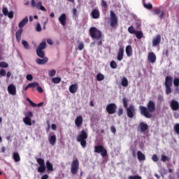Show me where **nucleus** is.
<instances>
[{
    "instance_id": "f257e3e1",
    "label": "nucleus",
    "mask_w": 179,
    "mask_h": 179,
    "mask_svg": "<svg viewBox=\"0 0 179 179\" xmlns=\"http://www.w3.org/2000/svg\"><path fill=\"white\" fill-rule=\"evenodd\" d=\"M139 110L141 115H143L145 118H152V113L156 110V103L153 101H149L147 103V108L143 106H139Z\"/></svg>"
},
{
    "instance_id": "f03ea898",
    "label": "nucleus",
    "mask_w": 179,
    "mask_h": 179,
    "mask_svg": "<svg viewBox=\"0 0 179 179\" xmlns=\"http://www.w3.org/2000/svg\"><path fill=\"white\" fill-rule=\"evenodd\" d=\"M90 36L92 38H94L95 40H98L97 42L98 45H102L103 44V34L101 31L97 29V28L92 27L90 28L89 30Z\"/></svg>"
},
{
    "instance_id": "7ed1b4c3",
    "label": "nucleus",
    "mask_w": 179,
    "mask_h": 179,
    "mask_svg": "<svg viewBox=\"0 0 179 179\" xmlns=\"http://www.w3.org/2000/svg\"><path fill=\"white\" fill-rule=\"evenodd\" d=\"M87 132H86V131L85 130H82L76 138L77 142H79L80 143L83 149H85V148H86V145H87V142L86 141V139H87Z\"/></svg>"
},
{
    "instance_id": "20e7f679",
    "label": "nucleus",
    "mask_w": 179,
    "mask_h": 179,
    "mask_svg": "<svg viewBox=\"0 0 179 179\" xmlns=\"http://www.w3.org/2000/svg\"><path fill=\"white\" fill-rule=\"evenodd\" d=\"M36 162L39 165L37 169L38 173H44L47 169V168L45 167V162L44 161V159H43V158H38L36 159Z\"/></svg>"
},
{
    "instance_id": "39448f33",
    "label": "nucleus",
    "mask_w": 179,
    "mask_h": 179,
    "mask_svg": "<svg viewBox=\"0 0 179 179\" xmlns=\"http://www.w3.org/2000/svg\"><path fill=\"white\" fill-rule=\"evenodd\" d=\"M95 153H101L102 157H106L107 156V150L104 148L103 145H96L94 147Z\"/></svg>"
},
{
    "instance_id": "423d86ee",
    "label": "nucleus",
    "mask_w": 179,
    "mask_h": 179,
    "mask_svg": "<svg viewBox=\"0 0 179 179\" xmlns=\"http://www.w3.org/2000/svg\"><path fill=\"white\" fill-rule=\"evenodd\" d=\"M106 110L109 114H115L117 111V104L114 103H108L106 106Z\"/></svg>"
},
{
    "instance_id": "0eeeda50",
    "label": "nucleus",
    "mask_w": 179,
    "mask_h": 179,
    "mask_svg": "<svg viewBox=\"0 0 179 179\" xmlns=\"http://www.w3.org/2000/svg\"><path fill=\"white\" fill-rule=\"evenodd\" d=\"M79 170V160L78 159H74L71 163V171L72 174H76Z\"/></svg>"
},
{
    "instance_id": "6e6552de",
    "label": "nucleus",
    "mask_w": 179,
    "mask_h": 179,
    "mask_svg": "<svg viewBox=\"0 0 179 179\" xmlns=\"http://www.w3.org/2000/svg\"><path fill=\"white\" fill-rule=\"evenodd\" d=\"M127 115L129 118H133L135 116V106L130 105L128 108H126Z\"/></svg>"
},
{
    "instance_id": "1a4fd4ad",
    "label": "nucleus",
    "mask_w": 179,
    "mask_h": 179,
    "mask_svg": "<svg viewBox=\"0 0 179 179\" xmlns=\"http://www.w3.org/2000/svg\"><path fill=\"white\" fill-rule=\"evenodd\" d=\"M110 27L113 28L116 27L118 23V19L117 18V15L113 11H110Z\"/></svg>"
},
{
    "instance_id": "9d476101",
    "label": "nucleus",
    "mask_w": 179,
    "mask_h": 179,
    "mask_svg": "<svg viewBox=\"0 0 179 179\" xmlns=\"http://www.w3.org/2000/svg\"><path fill=\"white\" fill-rule=\"evenodd\" d=\"M31 7L32 8H38V9H40V10H43V12H47V9L44 6H43V3L41 1H38V3H36V1L31 0Z\"/></svg>"
},
{
    "instance_id": "9b49d317",
    "label": "nucleus",
    "mask_w": 179,
    "mask_h": 179,
    "mask_svg": "<svg viewBox=\"0 0 179 179\" xmlns=\"http://www.w3.org/2000/svg\"><path fill=\"white\" fill-rule=\"evenodd\" d=\"M156 59L157 57L155 52H151L148 53V62H150V64H155V62H156Z\"/></svg>"
},
{
    "instance_id": "f8f14e48",
    "label": "nucleus",
    "mask_w": 179,
    "mask_h": 179,
    "mask_svg": "<svg viewBox=\"0 0 179 179\" xmlns=\"http://www.w3.org/2000/svg\"><path fill=\"white\" fill-rule=\"evenodd\" d=\"M8 92L9 94L15 96L16 94V87L13 84H10L8 86Z\"/></svg>"
},
{
    "instance_id": "ddd939ff",
    "label": "nucleus",
    "mask_w": 179,
    "mask_h": 179,
    "mask_svg": "<svg viewBox=\"0 0 179 179\" xmlns=\"http://www.w3.org/2000/svg\"><path fill=\"white\" fill-rule=\"evenodd\" d=\"M83 124V117L82 115H79L76 118L75 124L78 128H80L82 124Z\"/></svg>"
},
{
    "instance_id": "4468645a",
    "label": "nucleus",
    "mask_w": 179,
    "mask_h": 179,
    "mask_svg": "<svg viewBox=\"0 0 179 179\" xmlns=\"http://www.w3.org/2000/svg\"><path fill=\"white\" fill-rule=\"evenodd\" d=\"M171 108L173 111H177V110H179V103L178 101L176 100H172L171 101Z\"/></svg>"
},
{
    "instance_id": "2eb2a0df",
    "label": "nucleus",
    "mask_w": 179,
    "mask_h": 179,
    "mask_svg": "<svg viewBox=\"0 0 179 179\" xmlns=\"http://www.w3.org/2000/svg\"><path fill=\"white\" fill-rule=\"evenodd\" d=\"M36 61L38 65H45V64L48 62V57H43V59L38 58L36 59Z\"/></svg>"
},
{
    "instance_id": "dca6fc26",
    "label": "nucleus",
    "mask_w": 179,
    "mask_h": 179,
    "mask_svg": "<svg viewBox=\"0 0 179 179\" xmlns=\"http://www.w3.org/2000/svg\"><path fill=\"white\" fill-rule=\"evenodd\" d=\"M139 128L141 129V132H145V131L149 129V125L143 122H141L139 124Z\"/></svg>"
},
{
    "instance_id": "f3484780",
    "label": "nucleus",
    "mask_w": 179,
    "mask_h": 179,
    "mask_svg": "<svg viewBox=\"0 0 179 179\" xmlns=\"http://www.w3.org/2000/svg\"><path fill=\"white\" fill-rule=\"evenodd\" d=\"M124 58V48L120 47L117 52V61H122Z\"/></svg>"
},
{
    "instance_id": "a211bd4d",
    "label": "nucleus",
    "mask_w": 179,
    "mask_h": 179,
    "mask_svg": "<svg viewBox=\"0 0 179 179\" xmlns=\"http://www.w3.org/2000/svg\"><path fill=\"white\" fill-rule=\"evenodd\" d=\"M59 21L62 26H65V24H66V15L65 13H62L59 17Z\"/></svg>"
},
{
    "instance_id": "6ab92c4d",
    "label": "nucleus",
    "mask_w": 179,
    "mask_h": 179,
    "mask_svg": "<svg viewBox=\"0 0 179 179\" xmlns=\"http://www.w3.org/2000/svg\"><path fill=\"white\" fill-rule=\"evenodd\" d=\"M160 41H162V37L160 36V35H157L152 41L153 47L159 45V44H160Z\"/></svg>"
},
{
    "instance_id": "aec40b11",
    "label": "nucleus",
    "mask_w": 179,
    "mask_h": 179,
    "mask_svg": "<svg viewBox=\"0 0 179 179\" xmlns=\"http://www.w3.org/2000/svg\"><path fill=\"white\" fill-rule=\"evenodd\" d=\"M47 48V41L43 40L42 42L38 45V46L36 48V50H44Z\"/></svg>"
},
{
    "instance_id": "412c9836",
    "label": "nucleus",
    "mask_w": 179,
    "mask_h": 179,
    "mask_svg": "<svg viewBox=\"0 0 179 179\" xmlns=\"http://www.w3.org/2000/svg\"><path fill=\"white\" fill-rule=\"evenodd\" d=\"M91 16L93 19H99L100 17V11L97 9H94L91 13Z\"/></svg>"
},
{
    "instance_id": "4be33fe9",
    "label": "nucleus",
    "mask_w": 179,
    "mask_h": 179,
    "mask_svg": "<svg viewBox=\"0 0 179 179\" xmlns=\"http://www.w3.org/2000/svg\"><path fill=\"white\" fill-rule=\"evenodd\" d=\"M165 86H173V77L169 76L166 77Z\"/></svg>"
},
{
    "instance_id": "5701e85b",
    "label": "nucleus",
    "mask_w": 179,
    "mask_h": 179,
    "mask_svg": "<svg viewBox=\"0 0 179 179\" xmlns=\"http://www.w3.org/2000/svg\"><path fill=\"white\" fill-rule=\"evenodd\" d=\"M137 157L140 162H144V160H146V156L141 151L137 152Z\"/></svg>"
},
{
    "instance_id": "b1692460",
    "label": "nucleus",
    "mask_w": 179,
    "mask_h": 179,
    "mask_svg": "<svg viewBox=\"0 0 179 179\" xmlns=\"http://www.w3.org/2000/svg\"><path fill=\"white\" fill-rule=\"evenodd\" d=\"M29 22V17H25L18 24L20 29L24 27L25 24H27Z\"/></svg>"
},
{
    "instance_id": "393cba45",
    "label": "nucleus",
    "mask_w": 179,
    "mask_h": 179,
    "mask_svg": "<svg viewBox=\"0 0 179 179\" xmlns=\"http://www.w3.org/2000/svg\"><path fill=\"white\" fill-rule=\"evenodd\" d=\"M22 33H23V29L20 28L15 34V37L18 42L22 40Z\"/></svg>"
},
{
    "instance_id": "a878e982",
    "label": "nucleus",
    "mask_w": 179,
    "mask_h": 179,
    "mask_svg": "<svg viewBox=\"0 0 179 179\" xmlns=\"http://www.w3.org/2000/svg\"><path fill=\"white\" fill-rule=\"evenodd\" d=\"M49 143L52 146H55V143H57V136L53 135L49 137Z\"/></svg>"
},
{
    "instance_id": "bb28decb",
    "label": "nucleus",
    "mask_w": 179,
    "mask_h": 179,
    "mask_svg": "<svg viewBox=\"0 0 179 179\" xmlns=\"http://www.w3.org/2000/svg\"><path fill=\"white\" fill-rule=\"evenodd\" d=\"M70 93H76L78 92V84L71 85L69 87Z\"/></svg>"
},
{
    "instance_id": "cd10ccee",
    "label": "nucleus",
    "mask_w": 179,
    "mask_h": 179,
    "mask_svg": "<svg viewBox=\"0 0 179 179\" xmlns=\"http://www.w3.org/2000/svg\"><path fill=\"white\" fill-rule=\"evenodd\" d=\"M13 159L14 162H15V163H18V162H20V155H19V152H13Z\"/></svg>"
},
{
    "instance_id": "c85d7f7f",
    "label": "nucleus",
    "mask_w": 179,
    "mask_h": 179,
    "mask_svg": "<svg viewBox=\"0 0 179 179\" xmlns=\"http://www.w3.org/2000/svg\"><path fill=\"white\" fill-rule=\"evenodd\" d=\"M23 122L25 125H29V127L31 126V118L29 116H26L23 118Z\"/></svg>"
},
{
    "instance_id": "c756f323",
    "label": "nucleus",
    "mask_w": 179,
    "mask_h": 179,
    "mask_svg": "<svg viewBox=\"0 0 179 179\" xmlns=\"http://www.w3.org/2000/svg\"><path fill=\"white\" fill-rule=\"evenodd\" d=\"M126 54L127 57H131L132 56V46L127 45L126 47Z\"/></svg>"
},
{
    "instance_id": "7c9ffc66",
    "label": "nucleus",
    "mask_w": 179,
    "mask_h": 179,
    "mask_svg": "<svg viewBox=\"0 0 179 179\" xmlns=\"http://www.w3.org/2000/svg\"><path fill=\"white\" fill-rule=\"evenodd\" d=\"M36 55H38V57H39V58L45 57V54L44 53V50H41L39 49H36Z\"/></svg>"
},
{
    "instance_id": "2f4dec72",
    "label": "nucleus",
    "mask_w": 179,
    "mask_h": 179,
    "mask_svg": "<svg viewBox=\"0 0 179 179\" xmlns=\"http://www.w3.org/2000/svg\"><path fill=\"white\" fill-rule=\"evenodd\" d=\"M46 168L48 171H54V167L50 161L46 162Z\"/></svg>"
},
{
    "instance_id": "473e14b6",
    "label": "nucleus",
    "mask_w": 179,
    "mask_h": 179,
    "mask_svg": "<svg viewBox=\"0 0 179 179\" xmlns=\"http://www.w3.org/2000/svg\"><path fill=\"white\" fill-rule=\"evenodd\" d=\"M134 34L138 40H141V38L143 37V32H142V31H136Z\"/></svg>"
},
{
    "instance_id": "72a5a7b5",
    "label": "nucleus",
    "mask_w": 179,
    "mask_h": 179,
    "mask_svg": "<svg viewBox=\"0 0 179 179\" xmlns=\"http://www.w3.org/2000/svg\"><path fill=\"white\" fill-rule=\"evenodd\" d=\"M121 85H122V86H123V87H127V86H128V79H127V78L124 77L122 79Z\"/></svg>"
},
{
    "instance_id": "f704fd0d",
    "label": "nucleus",
    "mask_w": 179,
    "mask_h": 179,
    "mask_svg": "<svg viewBox=\"0 0 179 179\" xmlns=\"http://www.w3.org/2000/svg\"><path fill=\"white\" fill-rule=\"evenodd\" d=\"M22 44L25 48V50H30V45H29V43L24 40L22 41Z\"/></svg>"
},
{
    "instance_id": "c9c22d12",
    "label": "nucleus",
    "mask_w": 179,
    "mask_h": 179,
    "mask_svg": "<svg viewBox=\"0 0 179 179\" xmlns=\"http://www.w3.org/2000/svg\"><path fill=\"white\" fill-rule=\"evenodd\" d=\"M96 80H98V82H101V80H104V75H103L102 73H98L96 75Z\"/></svg>"
},
{
    "instance_id": "e433bc0d",
    "label": "nucleus",
    "mask_w": 179,
    "mask_h": 179,
    "mask_svg": "<svg viewBox=\"0 0 179 179\" xmlns=\"http://www.w3.org/2000/svg\"><path fill=\"white\" fill-rule=\"evenodd\" d=\"M124 108H128V99L126 97L122 99Z\"/></svg>"
},
{
    "instance_id": "4c0bfd02",
    "label": "nucleus",
    "mask_w": 179,
    "mask_h": 179,
    "mask_svg": "<svg viewBox=\"0 0 179 179\" xmlns=\"http://www.w3.org/2000/svg\"><path fill=\"white\" fill-rule=\"evenodd\" d=\"M128 31L130 33V34H135L136 33V30L134 28V26H130L128 28Z\"/></svg>"
},
{
    "instance_id": "58836bf2",
    "label": "nucleus",
    "mask_w": 179,
    "mask_h": 179,
    "mask_svg": "<svg viewBox=\"0 0 179 179\" xmlns=\"http://www.w3.org/2000/svg\"><path fill=\"white\" fill-rule=\"evenodd\" d=\"M173 131L177 134V135H179V123H176L173 127Z\"/></svg>"
},
{
    "instance_id": "ea45409f",
    "label": "nucleus",
    "mask_w": 179,
    "mask_h": 179,
    "mask_svg": "<svg viewBox=\"0 0 179 179\" xmlns=\"http://www.w3.org/2000/svg\"><path fill=\"white\" fill-rule=\"evenodd\" d=\"M52 82L53 83L58 84L61 82V78H59V77L53 78L52 79Z\"/></svg>"
},
{
    "instance_id": "a19ab883",
    "label": "nucleus",
    "mask_w": 179,
    "mask_h": 179,
    "mask_svg": "<svg viewBox=\"0 0 179 179\" xmlns=\"http://www.w3.org/2000/svg\"><path fill=\"white\" fill-rule=\"evenodd\" d=\"M110 66L112 68V69H115L117 68V62L114 60L110 62Z\"/></svg>"
},
{
    "instance_id": "79ce46f5",
    "label": "nucleus",
    "mask_w": 179,
    "mask_h": 179,
    "mask_svg": "<svg viewBox=\"0 0 179 179\" xmlns=\"http://www.w3.org/2000/svg\"><path fill=\"white\" fill-rule=\"evenodd\" d=\"M143 6H144V8H145V9H149L150 10L151 9H153V6H152V3H148V4L144 3V4H143Z\"/></svg>"
},
{
    "instance_id": "37998d69",
    "label": "nucleus",
    "mask_w": 179,
    "mask_h": 179,
    "mask_svg": "<svg viewBox=\"0 0 179 179\" xmlns=\"http://www.w3.org/2000/svg\"><path fill=\"white\" fill-rule=\"evenodd\" d=\"M85 49V44L83 42H80L78 46V50L82 51V50Z\"/></svg>"
},
{
    "instance_id": "c03bdc74",
    "label": "nucleus",
    "mask_w": 179,
    "mask_h": 179,
    "mask_svg": "<svg viewBox=\"0 0 179 179\" xmlns=\"http://www.w3.org/2000/svg\"><path fill=\"white\" fill-rule=\"evenodd\" d=\"M9 66V64L6 63V62H0V68H8Z\"/></svg>"
},
{
    "instance_id": "a18cd8bd",
    "label": "nucleus",
    "mask_w": 179,
    "mask_h": 179,
    "mask_svg": "<svg viewBox=\"0 0 179 179\" xmlns=\"http://www.w3.org/2000/svg\"><path fill=\"white\" fill-rule=\"evenodd\" d=\"M37 86H38V83L36 82L31 83L28 85V87H37Z\"/></svg>"
},
{
    "instance_id": "49530a36",
    "label": "nucleus",
    "mask_w": 179,
    "mask_h": 179,
    "mask_svg": "<svg viewBox=\"0 0 179 179\" xmlns=\"http://www.w3.org/2000/svg\"><path fill=\"white\" fill-rule=\"evenodd\" d=\"M124 114V108H119L117 110V115L118 117H121Z\"/></svg>"
},
{
    "instance_id": "de8ad7c7",
    "label": "nucleus",
    "mask_w": 179,
    "mask_h": 179,
    "mask_svg": "<svg viewBox=\"0 0 179 179\" xmlns=\"http://www.w3.org/2000/svg\"><path fill=\"white\" fill-rule=\"evenodd\" d=\"M152 160L155 163L159 162V157L157 156V155L154 154L152 157Z\"/></svg>"
},
{
    "instance_id": "09e8293b",
    "label": "nucleus",
    "mask_w": 179,
    "mask_h": 179,
    "mask_svg": "<svg viewBox=\"0 0 179 179\" xmlns=\"http://www.w3.org/2000/svg\"><path fill=\"white\" fill-rule=\"evenodd\" d=\"M166 87V94H170L171 93V86H165Z\"/></svg>"
},
{
    "instance_id": "8fccbe9b",
    "label": "nucleus",
    "mask_w": 179,
    "mask_h": 179,
    "mask_svg": "<svg viewBox=\"0 0 179 179\" xmlns=\"http://www.w3.org/2000/svg\"><path fill=\"white\" fill-rule=\"evenodd\" d=\"M2 76H6V71L3 69L0 70V78H2Z\"/></svg>"
},
{
    "instance_id": "3c124183",
    "label": "nucleus",
    "mask_w": 179,
    "mask_h": 179,
    "mask_svg": "<svg viewBox=\"0 0 179 179\" xmlns=\"http://www.w3.org/2000/svg\"><path fill=\"white\" fill-rule=\"evenodd\" d=\"M2 12L4 16H8V14L9 13V11L8 10V8L6 7L3 8Z\"/></svg>"
},
{
    "instance_id": "603ef678",
    "label": "nucleus",
    "mask_w": 179,
    "mask_h": 179,
    "mask_svg": "<svg viewBox=\"0 0 179 179\" xmlns=\"http://www.w3.org/2000/svg\"><path fill=\"white\" fill-rule=\"evenodd\" d=\"M57 73V71L55 69L51 70L49 72V76H50L51 78H52V76H55V74Z\"/></svg>"
},
{
    "instance_id": "864d4df0",
    "label": "nucleus",
    "mask_w": 179,
    "mask_h": 179,
    "mask_svg": "<svg viewBox=\"0 0 179 179\" xmlns=\"http://www.w3.org/2000/svg\"><path fill=\"white\" fill-rule=\"evenodd\" d=\"M162 162H163L164 163L166 162H169V157L166 156V155H162V158H161Z\"/></svg>"
},
{
    "instance_id": "5fc2aeb1",
    "label": "nucleus",
    "mask_w": 179,
    "mask_h": 179,
    "mask_svg": "<svg viewBox=\"0 0 179 179\" xmlns=\"http://www.w3.org/2000/svg\"><path fill=\"white\" fill-rule=\"evenodd\" d=\"M159 13H162L160 8H157L154 9V15H159Z\"/></svg>"
},
{
    "instance_id": "6e6d98bb",
    "label": "nucleus",
    "mask_w": 179,
    "mask_h": 179,
    "mask_svg": "<svg viewBox=\"0 0 179 179\" xmlns=\"http://www.w3.org/2000/svg\"><path fill=\"white\" fill-rule=\"evenodd\" d=\"M36 30L38 32L41 31V24H40V22H38L36 27Z\"/></svg>"
},
{
    "instance_id": "4d7b16f0",
    "label": "nucleus",
    "mask_w": 179,
    "mask_h": 179,
    "mask_svg": "<svg viewBox=\"0 0 179 179\" xmlns=\"http://www.w3.org/2000/svg\"><path fill=\"white\" fill-rule=\"evenodd\" d=\"M129 179H142V177L139 176H130L129 177Z\"/></svg>"
},
{
    "instance_id": "13d9d810",
    "label": "nucleus",
    "mask_w": 179,
    "mask_h": 179,
    "mask_svg": "<svg viewBox=\"0 0 179 179\" xmlns=\"http://www.w3.org/2000/svg\"><path fill=\"white\" fill-rule=\"evenodd\" d=\"M173 85L176 87H178L179 86V78H175L173 80Z\"/></svg>"
},
{
    "instance_id": "bf43d9fd",
    "label": "nucleus",
    "mask_w": 179,
    "mask_h": 179,
    "mask_svg": "<svg viewBox=\"0 0 179 179\" xmlns=\"http://www.w3.org/2000/svg\"><path fill=\"white\" fill-rule=\"evenodd\" d=\"M73 17H78V10L76 8H73Z\"/></svg>"
},
{
    "instance_id": "052dcab7",
    "label": "nucleus",
    "mask_w": 179,
    "mask_h": 179,
    "mask_svg": "<svg viewBox=\"0 0 179 179\" xmlns=\"http://www.w3.org/2000/svg\"><path fill=\"white\" fill-rule=\"evenodd\" d=\"M101 6L103 8H107L108 5H107V1L102 0L101 1Z\"/></svg>"
},
{
    "instance_id": "680f3d73",
    "label": "nucleus",
    "mask_w": 179,
    "mask_h": 179,
    "mask_svg": "<svg viewBox=\"0 0 179 179\" xmlns=\"http://www.w3.org/2000/svg\"><path fill=\"white\" fill-rule=\"evenodd\" d=\"M7 16L9 17V19H13V11L9 12Z\"/></svg>"
},
{
    "instance_id": "e2e57ef3",
    "label": "nucleus",
    "mask_w": 179,
    "mask_h": 179,
    "mask_svg": "<svg viewBox=\"0 0 179 179\" xmlns=\"http://www.w3.org/2000/svg\"><path fill=\"white\" fill-rule=\"evenodd\" d=\"M157 99H158V101H160L161 103L164 101V98L163 97V95H159Z\"/></svg>"
},
{
    "instance_id": "0e129e2a",
    "label": "nucleus",
    "mask_w": 179,
    "mask_h": 179,
    "mask_svg": "<svg viewBox=\"0 0 179 179\" xmlns=\"http://www.w3.org/2000/svg\"><path fill=\"white\" fill-rule=\"evenodd\" d=\"M110 131L113 132V134H115L117 132V129H115V127L111 126Z\"/></svg>"
},
{
    "instance_id": "69168bd1",
    "label": "nucleus",
    "mask_w": 179,
    "mask_h": 179,
    "mask_svg": "<svg viewBox=\"0 0 179 179\" xmlns=\"http://www.w3.org/2000/svg\"><path fill=\"white\" fill-rule=\"evenodd\" d=\"M27 79L28 80H33V76H31V74H28V75H27Z\"/></svg>"
},
{
    "instance_id": "338daca9",
    "label": "nucleus",
    "mask_w": 179,
    "mask_h": 179,
    "mask_svg": "<svg viewBox=\"0 0 179 179\" xmlns=\"http://www.w3.org/2000/svg\"><path fill=\"white\" fill-rule=\"evenodd\" d=\"M36 90H38L39 93H43V88L41 87H38Z\"/></svg>"
},
{
    "instance_id": "774afa93",
    "label": "nucleus",
    "mask_w": 179,
    "mask_h": 179,
    "mask_svg": "<svg viewBox=\"0 0 179 179\" xmlns=\"http://www.w3.org/2000/svg\"><path fill=\"white\" fill-rule=\"evenodd\" d=\"M41 179H48V175H43Z\"/></svg>"
}]
</instances>
